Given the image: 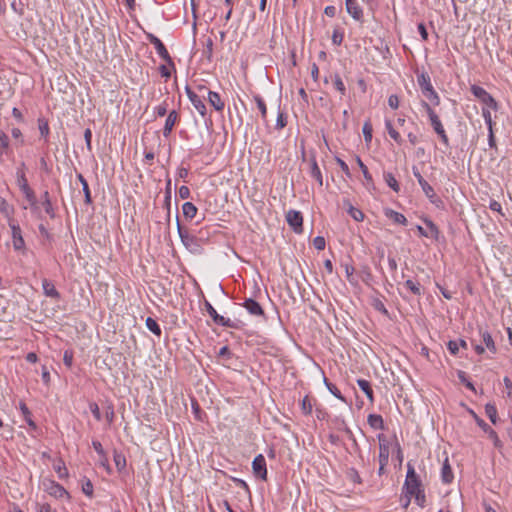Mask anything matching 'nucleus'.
Here are the masks:
<instances>
[{
    "mask_svg": "<svg viewBox=\"0 0 512 512\" xmlns=\"http://www.w3.org/2000/svg\"><path fill=\"white\" fill-rule=\"evenodd\" d=\"M197 207L192 202H185L182 205V212L185 218L187 219H193L197 214Z\"/></svg>",
    "mask_w": 512,
    "mask_h": 512,
    "instance_id": "2f4dec72",
    "label": "nucleus"
},
{
    "mask_svg": "<svg viewBox=\"0 0 512 512\" xmlns=\"http://www.w3.org/2000/svg\"><path fill=\"white\" fill-rule=\"evenodd\" d=\"M389 460V449L386 444H379V464L386 466Z\"/></svg>",
    "mask_w": 512,
    "mask_h": 512,
    "instance_id": "58836bf2",
    "label": "nucleus"
},
{
    "mask_svg": "<svg viewBox=\"0 0 512 512\" xmlns=\"http://www.w3.org/2000/svg\"><path fill=\"white\" fill-rule=\"evenodd\" d=\"M146 39L152 45H154V48H155L157 54L159 55V57L162 58L165 62H167V64L169 66H171L172 68H175V64H174L171 56L169 55L168 50L166 49V47L163 44V42L157 36H155L152 33H147L146 34Z\"/></svg>",
    "mask_w": 512,
    "mask_h": 512,
    "instance_id": "423d86ee",
    "label": "nucleus"
},
{
    "mask_svg": "<svg viewBox=\"0 0 512 512\" xmlns=\"http://www.w3.org/2000/svg\"><path fill=\"white\" fill-rule=\"evenodd\" d=\"M242 306L246 309V311L252 316H264V310L262 306L253 298H247Z\"/></svg>",
    "mask_w": 512,
    "mask_h": 512,
    "instance_id": "dca6fc26",
    "label": "nucleus"
},
{
    "mask_svg": "<svg viewBox=\"0 0 512 512\" xmlns=\"http://www.w3.org/2000/svg\"><path fill=\"white\" fill-rule=\"evenodd\" d=\"M367 422L370 425V427L374 430H384V420L381 415L379 414H369L367 417Z\"/></svg>",
    "mask_w": 512,
    "mask_h": 512,
    "instance_id": "393cba45",
    "label": "nucleus"
},
{
    "mask_svg": "<svg viewBox=\"0 0 512 512\" xmlns=\"http://www.w3.org/2000/svg\"><path fill=\"white\" fill-rule=\"evenodd\" d=\"M310 176L312 178H314L317 183L319 184V186H322L323 185V177H322V173H321V170L317 164V161H316V158L315 157H312L310 159Z\"/></svg>",
    "mask_w": 512,
    "mask_h": 512,
    "instance_id": "412c9836",
    "label": "nucleus"
},
{
    "mask_svg": "<svg viewBox=\"0 0 512 512\" xmlns=\"http://www.w3.org/2000/svg\"><path fill=\"white\" fill-rule=\"evenodd\" d=\"M385 128L389 134V136L398 144H401L403 142L402 137L400 134L394 129L391 120L385 119Z\"/></svg>",
    "mask_w": 512,
    "mask_h": 512,
    "instance_id": "f704fd0d",
    "label": "nucleus"
},
{
    "mask_svg": "<svg viewBox=\"0 0 512 512\" xmlns=\"http://www.w3.org/2000/svg\"><path fill=\"white\" fill-rule=\"evenodd\" d=\"M77 179L79 180V182L82 185V190H83V193H84V201H85V203L88 204V205L91 204L92 203V197H91V192H90L87 180L84 178V176L82 174H78L77 175Z\"/></svg>",
    "mask_w": 512,
    "mask_h": 512,
    "instance_id": "c756f323",
    "label": "nucleus"
},
{
    "mask_svg": "<svg viewBox=\"0 0 512 512\" xmlns=\"http://www.w3.org/2000/svg\"><path fill=\"white\" fill-rule=\"evenodd\" d=\"M189 175V170L185 167H178L177 168V171H176V177L178 179H183V180H186V178L188 177Z\"/></svg>",
    "mask_w": 512,
    "mask_h": 512,
    "instance_id": "774afa93",
    "label": "nucleus"
},
{
    "mask_svg": "<svg viewBox=\"0 0 512 512\" xmlns=\"http://www.w3.org/2000/svg\"><path fill=\"white\" fill-rule=\"evenodd\" d=\"M286 221L295 233H301L303 230V216L300 211L289 210L286 214Z\"/></svg>",
    "mask_w": 512,
    "mask_h": 512,
    "instance_id": "9b49d317",
    "label": "nucleus"
},
{
    "mask_svg": "<svg viewBox=\"0 0 512 512\" xmlns=\"http://www.w3.org/2000/svg\"><path fill=\"white\" fill-rule=\"evenodd\" d=\"M204 306L209 316L217 325L226 328H236L235 323L231 319L225 318L224 316L218 314L216 309L212 306V304L209 301L205 300Z\"/></svg>",
    "mask_w": 512,
    "mask_h": 512,
    "instance_id": "1a4fd4ad",
    "label": "nucleus"
},
{
    "mask_svg": "<svg viewBox=\"0 0 512 512\" xmlns=\"http://www.w3.org/2000/svg\"><path fill=\"white\" fill-rule=\"evenodd\" d=\"M386 184L396 193L400 191V185L395 176L391 172H384L383 174Z\"/></svg>",
    "mask_w": 512,
    "mask_h": 512,
    "instance_id": "473e14b6",
    "label": "nucleus"
},
{
    "mask_svg": "<svg viewBox=\"0 0 512 512\" xmlns=\"http://www.w3.org/2000/svg\"><path fill=\"white\" fill-rule=\"evenodd\" d=\"M324 384L329 392L340 401L347 403L346 398L342 395L341 391L336 387L335 384L331 383L326 377H324Z\"/></svg>",
    "mask_w": 512,
    "mask_h": 512,
    "instance_id": "7c9ffc66",
    "label": "nucleus"
},
{
    "mask_svg": "<svg viewBox=\"0 0 512 512\" xmlns=\"http://www.w3.org/2000/svg\"><path fill=\"white\" fill-rule=\"evenodd\" d=\"M45 490L50 496H52L56 499H61L64 497H66L67 499L70 498L67 490L62 485H60L59 483H57L53 480H51L47 484H45Z\"/></svg>",
    "mask_w": 512,
    "mask_h": 512,
    "instance_id": "4468645a",
    "label": "nucleus"
},
{
    "mask_svg": "<svg viewBox=\"0 0 512 512\" xmlns=\"http://www.w3.org/2000/svg\"><path fill=\"white\" fill-rule=\"evenodd\" d=\"M325 245H326V241H325V238L322 237V236H316L314 239H313V246L315 249L317 250H324L325 249Z\"/></svg>",
    "mask_w": 512,
    "mask_h": 512,
    "instance_id": "bf43d9fd",
    "label": "nucleus"
},
{
    "mask_svg": "<svg viewBox=\"0 0 512 512\" xmlns=\"http://www.w3.org/2000/svg\"><path fill=\"white\" fill-rule=\"evenodd\" d=\"M404 286L413 295L420 296L422 294V287H421L420 283L417 280L407 279L404 282Z\"/></svg>",
    "mask_w": 512,
    "mask_h": 512,
    "instance_id": "c85d7f7f",
    "label": "nucleus"
},
{
    "mask_svg": "<svg viewBox=\"0 0 512 512\" xmlns=\"http://www.w3.org/2000/svg\"><path fill=\"white\" fill-rule=\"evenodd\" d=\"M421 106L423 107V109L426 111L428 117H429V120H430V123H431V126L433 127L435 133H440L442 132L444 129L438 115L436 114V112L432 109V107L430 106L429 103H427L426 101L422 100L421 101Z\"/></svg>",
    "mask_w": 512,
    "mask_h": 512,
    "instance_id": "ddd939ff",
    "label": "nucleus"
},
{
    "mask_svg": "<svg viewBox=\"0 0 512 512\" xmlns=\"http://www.w3.org/2000/svg\"><path fill=\"white\" fill-rule=\"evenodd\" d=\"M301 410L304 415H309L312 412V404L308 396H305L301 401Z\"/></svg>",
    "mask_w": 512,
    "mask_h": 512,
    "instance_id": "8fccbe9b",
    "label": "nucleus"
},
{
    "mask_svg": "<svg viewBox=\"0 0 512 512\" xmlns=\"http://www.w3.org/2000/svg\"><path fill=\"white\" fill-rule=\"evenodd\" d=\"M362 132L364 135V139L366 142H371L372 140V126L369 122L364 123Z\"/></svg>",
    "mask_w": 512,
    "mask_h": 512,
    "instance_id": "4d7b16f0",
    "label": "nucleus"
},
{
    "mask_svg": "<svg viewBox=\"0 0 512 512\" xmlns=\"http://www.w3.org/2000/svg\"><path fill=\"white\" fill-rule=\"evenodd\" d=\"M357 384L359 388L365 393L371 403L374 402V393L371 387V383L366 379H358Z\"/></svg>",
    "mask_w": 512,
    "mask_h": 512,
    "instance_id": "bb28decb",
    "label": "nucleus"
},
{
    "mask_svg": "<svg viewBox=\"0 0 512 512\" xmlns=\"http://www.w3.org/2000/svg\"><path fill=\"white\" fill-rule=\"evenodd\" d=\"M253 473L257 478L261 480H267V466L265 457L262 454H258L252 461Z\"/></svg>",
    "mask_w": 512,
    "mask_h": 512,
    "instance_id": "f8f14e48",
    "label": "nucleus"
},
{
    "mask_svg": "<svg viewBox=\"0 0 512 512\" xmlns=\"http://www.w3.org/2000/svg\"><path fill=\"white\" fill-rule=\"evenodd\" d=\"M208 102L209 104L218 112L223 111L225 107L224 101L221 99V96L218 92L215 91H208Z\"/></svg>",
    "mask_w": 512,
    "mask_h": 512,
    "instance_id": "6ab92c4d",
    "label": "nucleus"
},
{
    "mask_svg": "<svg viewBox=\"0 0 512 512\" xmlns=\"http://www.w3.org/2000/svg\"><path fill=\"white\" fill-rule=\"evenodd\" d=\"M485 413L493 424L497 423L498 413H497V408L494 404L487 403L485 405Z\"/></svg>",
    "mask_w": 512,
    "mask_h": 512,
    "instance_id": "4c0bfd02",
    "label": "nucleus"
},
{
    "mask_svg": "<svg viewBox=\"0 0 512 512\" xmlns=\"http://www.w3.org/2000/svg\"><path fill=\"white\" fill-rule=\"evenodd\" d=\"M38 129L40 132L41 137L45 139V141L48 140V136L50 134V128L48 121L45 118H38Z\"/></svg>",
    "mask_w": 512,
    "mask_h": 512,
    "instance_id": "c9c22d12",
    "label": "nucleus"
},
{
    "mask_svg": "<svg viewBox=\"0 0 512 512\" xmlns=\"http://www.w3.org/2000/svg\"><path fill=\"white\" fill-rule=\"evenodd\" d=\"M8 225L11 230V238L14 250L21 252L22 254H26V244L20 225L13 219L8 221Z\"/></svg>",
    "mask_w": 512,
    "mask_h": 512,
    "instance_id": "39448f33",
    "label": "nucleus"
},
{
    "mask_svg": "<svg viewBox=\"0 0 512 512\" xmlns=\"http://www.w3.org/2000/svg\"><path fill=\"white\" fill-rule=\"evenodd\" d=\"M476 424L488 434L489 438L493 441L495 447H501L502 442L500 441L496 431L492 429L482 418H480L473 410H470Z\"/></svg>",
    "mask_w": 512,
    "mask_h": 512,
    "instance_id": "9d476101",
    "label": "nucleus"
},
{
    "mask_svg": "<svg viewBox=\"0 0 512 512\" xmlns=\"http://www.w3.org/2000/svg\"><path fill=\"white\" fill-rule=\"evenodd\" d=\"M470 90L472 95L476 97L479 101H481L483 104L494 110L497 109V102L492 97V95L488 93L483 87L479 85H472Z\"/></svg>",
    "mask_w": 512,
    "mask_h": 512,
    "instance_id": "6e6552de",
    "label": "nucleus"
},
{
    "mask_svg": "<svg viewBox=\"0 0 512 512\" xmlns=\"http://www.w3.org/2000/svg\"><path fill=\"white\" fill-rule=\"evenodd\" d=\"M89 408H90L91 413L95 417V419L97 421H100L101 420V412H100V408H99L98 404L95 402H92L89 404Z\"/></svg>",
    "mask_w": 512,
    "mask_h": 512,
    "instance_id": "052dcab7",
    "label": "nucleus"
},
{
    "mask_svg": "<svg viewBox=\"0 0 512 512\" xmlns=\"http://www.w3.org/2000/svg\"><path fill=\"white\" fill-rule=\"evenodd\" d=\"M0 211L7 217L13 212V207L3 197H0Z\"/></svg>",
    "mask_w": 512,
    "mask_h": 512,
    "instance_id": "49530a36",
    "label": "nucleus"
},
{
    "mask_svg": "<svg viewBox=\"0 0 512 512\" xmlns=\"http://www.w3.org/2000/svg\"><path fill=\"white\" fill-rule=\"evenodd\" d=\"M344 203V206L347 207V213L357 222H361L364 220V213L358 209V208H355L350 202L349 200H344L343 201Z\"/></svg>",
    "mask_w": 512,
    "mask_h": 512,
    "instance_id": "a878e982",
    "label": "nucleus"
},
{
    "mask_svg": "<svg viewBox=\"0 0 512 512\" xmlns=\"http://www.w3.org/2000/svg\"><path fill=\"white\" fill-rule=\"evenodd\" d=\"M384 215L396 224L403 226L407 225V218L402 213H399L391 208H385Z\"/></svg>",
    "mask_w": 512,
    "mask_h": 512,
    "instance_id": "aec40b11",
    "label": "nucleus"
},
{
    "mask_svg": "<svg viewBox=\"0 0 512 512\" xmlns=\"http://www.w3.org/2000/svg\"><path fill=\"white\" fill-rule=\"evenodd\" d=\"M412 497H414L415 502H416V504L419 507H421V508L425 507V505H426V496H425L424 489L415 491V493H412Z\"/></svg>",
    "mask_w": 512,
    "mask_h": 512,
    "instance_id": "c03bdc74",
    "label": "nucleus"
},
{
    "mask_svg": "<svg viewBox=\"0 0 512 512\" xmlns=\"http://www.w3.org/2000/svg\"><path fill=\"white\" fill-rule=\"evenodd\" d=\"M38 230L42 237H44L46 240L51 241L52 240V234L48 231V229L45 227L44 224L38 225Z\"/></svg>",
    "mask_w": 512,
    "mask_h": 512,
    "instance_id": "0e129e2a",
    "label": "nucleus"
},
{
    "mask_svg": "<svg viewBox=\"0 0 512 512\" xmlns=\"http://www.w3.org/2000/svg\"><path fill=\"white\" fill-rule=\"evenodd\" d=\"M213 55V40L208 38L206 40L205 49L203 50V56H205L209 61H211Z\"/></svg>",
    "mask_w": 512,
    "mask_h": 512,
    "instance_id": "3c124183",
    "label": "nucleus"
},
{
    "mask_svg": "<svg viewBox=\"0 0 512 512\" xmlns=\"http://www.w3.org/2000/svg\"><path fill=\"white\" fill-rule=\"evenodd\" d=\"M113 460L115 463V466L119 472H122L126 468V458L122 452L114 451L113 454Z\"/></svg>",
    "mask_w": 512,
    "mask_h": 512,
    "instance_id": "72a5a7b5",
    "label": "nucleus"
},
{
    "mask_svg": "<svg viewBox=\"0 0 512 512\" xmlns=\"http://www.w3.org/2000/svg\"><path fill=\"white\" fill-rule=\"evenodd\" d=\"M36 512H57L52 506L48 503H36L35 504Z\"/></svg>",
    "mask_w": 512,
    "mask_h": 512,
    "instance_id": "13d9d810",
    "label": "nucleus"
},
{
    "mask_svg": "<svg viewBox=\"0 0 512 512\" xmlns=\"http://www.w3.org/2000/svg\"><path fill=\"white\" fill-rule=\"evenodd\" d=\"M16 182L21 190V192L24 194L27 201L30 203V205L34 208L36 205V197L34 191L30 188L28 184V180L26 178V174L24 173H16Z\"/></svg>",
    "mask_w": 512,
    "mask_h": 512,
    "instance_id": "0eeeda50",
    "label": "nucleus"
},
{
    "mask_svg": "<svg viewBox=\"0 0 512 512\" xmlns=\"http://www.w3.org/2000/svg\"><path fill=\"white\" fill-rule=\"evenodd\" d=\"M20 411L22 413V416L24 418V421L27 423V425L30 427L31 430L36 431L38 429L36 423L33 421L31 417V412L27 405L24 402L19 403Z\"/></svg>",
    "mask_w": 512,
    "mask_h": 512,
    "instance_id": "5701e85b",
    "label": "nucleus"
},
{
    "mask_svg": "<svg viewBox=\"0 0 512 512\" xmlns=\"http://www.w3.org/2000/svg\"><path fill=\"white\" fill-rule=\"evenodd\" d=\"M346 11L347 13L357 22H364V12L362 7L354 0V1H345Z\"/></svg>",
    "mask_w": 512,
    "mask_h": 512,
    "instance_id": "2eb2a0df",
    "label": "nucleus"
},
{
    "mask_svg": "<svg viewBox=\"0 0 512 512\" xmlns=\"http://www.w3.org/2000/svg\"><path fill=\"white\" fill-rule=\"evenodd\" d=\"M373 306L377 311L381 312L384 315H388V310L386 309L385 305L381 300L376 299L373 303Z\"/></svg>",
    "mask_w": 512,
    "mask_h": 512,
    "instance_id": "69168bd1",
    "label": "nucleus"
},
{
    "mask_svg": "<svg viewBox=\"0 0 512 512\" xmlns=\"http://www.w3.org/2000/svg\"><path fill=\"white\" fill-rule=\"evenodd\" d=\"M42 204L44 206V209H45V212L47 213V215L51 219H54L56 217V212H55V209H54V207L52 205L51 200L43 201Z\"/></svg>",
    "mask_w": 512,
    "mask_h": 512,
    "instance_id": "864d4df0",
    "label": "nucleus"
},
{
    "mask_svg": "<svg viewBox=\"0 0 512 512\" xmlns=\"http://www.w3.org/2000/svg\"><path fill=\"white\" fill-rule=\"evenodd\" d=\"M177 230L182 244L188 251L193 254H200L202 252L200 240L195 235L184 230L181 227L179 220H177Z\"/></svg>",
    "mask_w": 512,
    "mask_h": 512,
    "instance_id": "7ed1b4c3",
    "label": "nucleus"
},
{
    "mask_svg": "<svg viewBox=\"0 0 512 512\" xmlns=\"http://www.w3.org/2000/svg\"><path fill=\"white\" fill-rule=\"evenodd\" d=\"M417 83L421 89V92L425 98H427L431 104L438 106L440 104V97L432 86L430 76L427 72H422L417 75Z\"/></svg>",
    "mask_w": 512,
    "mask_h": 512,
    "instance_id": "f03ea898",
    "label": "nucleus"
},
{
    "mask_svg": "<svg viewBox=\"0 0 512 512\" xmlns=\"http://www.w3.org/2000/svg\"><path fill=\"white\" fill-rule=\"evenodd\" d=\"M253 99L261 113L262 119L265 120L266 116H267V107H266V104H265L263 98L260 95L256 94L253 96Z\"/></svg>",
    "mask_w": 512,
    "mask_h": 512,
    "instance_id": "37998d69",
    "label": "nucleus"
},
{
    "mask_svg": "<svg viewBox=\"0 0 512 512\" xmlns=\"http://www.w3.org/2000/svg\"><path fill=\"white\" fill-rule=\"evenodd\" d=\"M356 161H357V164H358L359 168L361 169L364 179L366 181V183H365L366 188L367 189L374 188L373 178H372V175L370 174V172L368 171L367 166L363 163V161L361 160L360 157H356Z\"/></svg>",
    "mask_w": 512,
    "mask_h": 512,
    "instance_id": "b1692460",
    "label": "nucleus"
},
{
    "mask_svg": "<svg viewBox=\"0 0 512 512\" xmlns=\"http://www.w3.org/2000/svg\"><path fill=\"white\" fill-rule=\"evenodd\" d=\"M9 142V137L3 131H0V157L9 148Z\"/></svg>",
    "mask_w": 512,
    "mask_h": 512,
    "instance_id": "de8ad7c7",
    "label": "nucleus"
},
{
    "mask_svg": "<svg viewBox=\"0 0 512 512\" xmlns=\"http://www.w3.org/2000/svg\"><path fill=\"white\" fill-rule=\"evenodd\" d=\"M454 475L449 464L448 458L445 459L441 468V480L445 484H449L453 481Z\"/></svg>",
    "mask_w": 512,
    "mask_h": 512,
    "instance_id": "4be33fe9",
    "label": "nucleus"
},
{
    "mask_svg": "<svg viewBox=\"0 0 512 512\" xmlns=\"http://www.w3.org/2000/svg\"><path fill=\"white\" fill-rule=\"evenodd\" d=\"M42 289L43 293L46 297L59 300L61 298L60 293L55 288V285L48 279L42 280Z\"/></svg>",
    "mask_w": 512,
    "mask_h": 512,
    "instance_id": "a211bd4d",
    "label": "nucleus"
},
{
    "mask_svg": "<svg viewBox=\"0 0 512 512\" xmlns=\"http://www.w3.org/2000/svg\"><path fill=\"white\" fill-rule=\"evenodd\" d=\"M447 349L449 350V352L453 355H456L459 351V345H458V342L455 341V340H450L448 343H447Z\"/></svg>",
    "mask_w": 512,
    "mask_h": 512,
    "instance_id": "338daca9",
    "label": "nucleus"
},
{
    "mask_svg": "<svg viewBox=\"0 0 512 512\" xmlns=\"http://www.w3.org/2000/svg\"><path fill=\"white\" fill-rule=\"evenodd\" d=\"M333 86L342 95H346V86L338 74L333 76Z\"/></svg>",
    "mask_w": 512,
    "mask_h": 512,
    "instance_id": "79ce46f5",
    "label": "nucleus"
},
{
    "mask_svg": "<svg viewBox=\"0 0 512 512\" xmlns=\"http://www.w3.org/2000/svg\"><path fill=\"white\" fill-rule=\"evenodd\" d=\"M191 104L198 111V113L202 116V118L206 119L207 108H206L204 101L201 99V97Z\"/></svg>",
    "mask_w": 512,
    "mask_h": 512,
    "instance_id": "a18cd8bd",
    "label": "nucleus"
},
{
    "mask_svg": "<svg viewBox=\"0 0 512 512\" xmlns=\"http://www.w3.org/2000/svg\"><path fill=\"white\" fill-rule=\"evenodd\" d=\"M92 446H93L94 450L96 451V453L100 456V458H105L106 453L102 447V444L98 440H93Z\"/></svg>",
    "mask_w": 512,
    "mask_h": 512,
    "instance_id": "680f3d73",
    "label": "nucleus"
},
{
    "mask_svg": "<svg viewBox=\"0 0 512 512\" xmlns=\"http://www.w3.org/2000/svg\"><path fill=\"white\" fill-rule=\"evenodd\" d=\"M146 327L149 331H151L156 336L161 335V328L157 321L153 319L152 317H148L145 321Z\"/></svg>",
    "mask_w": 512,
    "mask_h": 512,
    "instance_id": "ea45409f",
    "label": "nucleus"
},
{
    "mask_svg": "<svg viewBox=\"0 0 512 512\" xmlns=\"http://www.w3.org/2000/svg\"><path fill=\"white\" fill-rule=\"evenodd\" d=\"M178 119H179V114L176 110H172L168 113V116L166 118L164 128H163V136L164 137L170 136V134L173 130V127L176 124V122L178 121Z\"/></svg>",
    "mask_w": 512,
    "mask_h": 512,
    "instance_id": "f3484780",
    "label": "nucleus"
},
{
    "mask_svg": "<svg viewBox=\"0 0 512 512\" xmlns=\"http://www.w3.org/2000/svg\"><path fill=\"white\" fill-rule=\"evenodd\" d=\"M412 173L430 203L437 208H443L444 203L442 199L436 194L434 188L424 179L417 166H412Z\"/></svg>",
    "mask_w": 512,
    "mask_h": 512,
    "instance_id": "f257e3e1",
    "label": "nucleus"
},
{
    "mask_svg": "<svg viewBox=\"0 0 512 512\" xmlns=\"http://www.w3.org/2000/svg\"><path fill=\"white\" fill-rule=\"evenodd\" d=\"M480 336H481V339H482L483 343L485 344L486 348L491 353H496L497 348H496L495 342H494L491 334L486 330L485 331L480 330Z\"/></svg>",
    "mask_w": 512,
    "mask_h": 512,
    "instance_id": "cd10ccee",
    "label": "nucleus"
},
{
    "mask_svg": "<svg viewBox=\"0 0 512 512\" xmlns=\"http://www.w3.org/2000/svg\"><path fill=\"white\" fill-rule=\"evenodd\" d=\"M63 362L65 366L70 368L73 364V353L69 350H66L63 355Z\"/></svg>",
    "mask_w": 512,
    "mask_h": 512,
    "instance_id": "e2e57ef3",
    "label": "nucleus"
},
{
    "mask_svg": "<svg viewBox=\"0 0 512 512\" xmlns=\"http://www.w3.org/2000/svg\"><path fill=\"white\" fill-rule=\"evenodd\" d=\"M93 491L94 489L92 482L89 479H85L84 483L82 484V492L91 498L93 496Z\"/></svg>",
    "mask_w": 512,
    "mask_h": 512,
    "instance_id": "603ef678",
    "label": "nucleus"
},
{
    "mask_svg": "<svg viewBox=\"0 0 512 512\" xmlns=\"http://www.w3.org/2000/svg\"><path fill=\"white\" fill-rule=\"evenodd\" d=\"M168 104L166 101L161 103L160 105L154 107V113L158 117H163L167 114Z\"/></svg>",
    "mask_w": 512,
    "mask_h": 512,
    "instance_id": "5fc2aeb1",
    "label": "nucleus"
},
{
    "mask_svg": "<svg viewBox=\"0 0 512 512\" xmlns=\"http://www.w3.org/2000/svg\"><path fill=\"white\" fill-rule=\"evenodd\" d=\"M344 39V32L340 30L339 28L334 29L332 34V43L334 45H341Z\"/></svg>",
    "mask_w": 512,
    "mask_h": 512,
    "instance_id": "09e8293b",
    "label": "nucleus"
},
{
    "mask_svg": "<svg viewBox=\"0 0 512 512\" xmlns=\"http://www.w3.org/2000/svg\"><path fill=\"white\" fill-rule=\"evenodd\" d=\"M421 489L423 488L419 476L417 475L414 466L411 463H408L403 492L412 495V493Z\"/></svg>",
    "mask_w": 512,
    "mask_h": 512,
    "instance_id": "20e7f679",
    "label": "nucleus"
},
{
    "mask_svg": "<svg viewBox=\"0 0 512 512\" xmlns=\"http://www.w3.org/2000/svg\"><path fill=\"white\" fill-rule=\"evenodd\" d=\"M54 469L57 472L59 478L63 479V478L68 477V470L65 467L63 462H61L57 465H54Z\"/></svg>",
    "mask_w": 512,
    "mask_h": 512,
    "instance_id": "6e6d98bb",
    "label": "nucleus"
},
{
    "mask_svg": "<svg viewBox=\"0 0 512 512\" xmlns=\"http://www.w3.org/2000/svg\"><path fill=\"white\" fill-rule=\"evenodd\" d=\"M457 377H458L459 381L462 384H464L467 389H469L470 391L476 393V388H475L474 384L469 380L466 372H464L462 370H458L457 371Z\"/></svg>",
    "mask_w": 512,
    "mask_h": 512,
    "instance_id": "e433bc0d",
    "label": "nucleus"
},
{
    "mask_svg": "<svg viewBox=\"0 0 512 512\" xmlns=\"http://www.w3.org/2000/svg\"><path fill=\"white\" fill-rule=\"evenodd\" d=\"M423 221H424L425 225L427 226V228L430 231L429 237L434 238L435 240H437L438 237H439V233H440L438 227L429 218H425Z\"/></svg>",
    "mask_w": 512,
    "mask_h": 512,
    "instance_id": "a19ab883",
    "label": "nucleus"
}]
</instances>
